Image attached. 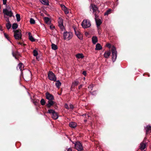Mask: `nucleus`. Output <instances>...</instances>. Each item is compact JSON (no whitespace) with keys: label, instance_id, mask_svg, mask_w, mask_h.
Returning a JSON list of instances; mask_svg holds the SVG:
<instances>
[{"label":"nucleus","instance_id":"nucleus-17","mask_svg":"<svg viewBox=\"0 0 151 151\" xmlns=\"http://www.w3.org/2000/svg\"><path fill=\"white\" fill-rule=\"evenodd\" d=\"M92 42L94 44H95L98 42V39L96 36H93L92 38Z\"/></svg>","mask_w":151,"mask_h":151},{"label":"nucleus","instance_id":"nucleus-59","mask_svg":"<svg viewBox=\"0 0 151 151\" xmlns=\"http://www.w3.org/2000/svg\"><path fill=\"white\" fill-rule=\"evenodd\" d=\"M85 117H86V118H88V117H87V116H85Z\"/></svg>","mask_w":151,"mask_h":151},{"label":"nucleus","instance_id":"nucleus-34","mask_svg":"<svg viewBox=\"0 0 151 151\" xmlns=\"http://www.w3.org/2000/svg\"><path fill=\"white\" fill-rule=\"evenodd\" d=\"M40 104L42 106H44L46 103V102L44 100V99H42L40 101Z\"/></svg>","mask_w":151,"mask_h":151},{"label":"nucleus","instance_id":"nucleus-12","mask_svg":"<svg viewBox=\"0 0 151 151\" xmlns=\"http://www.w3.org/2000/svg\"><path fill=\"white\" fill-rule=\"evenodd\" d=\"M111 52L110 51H106L104 54V57L106 58H108L111 55Z\"/></svg>","mask_w":151,"mask_h":151},{"label":"nucleus","instance_id":"nucleus-46","mask_svg":"<svg viewBox=\"0 0 151 151\" xmlns=\"http://www.w3.org/2000/svg\"><path fill=\"white\" fill-rule=\"evenodd\" d=\"M106 46L109 48H110L111 47V45L110 44L108 43L106 45Z\"/></svg>","mask_w":151,"mask_h":151},{"label":"nucleus","instance_id":"nucleus-41","mask_svg":"<svg viewBox=\"0 0 151 151\" xmlns=\"http://www.w3.org/2000/svg\"><path fill=\"white\" fill-rule=\"evenodd\" d=\"M78 83L79 82L78 81H74L73 83L74 84V85H75L76 86L78 84Z\"/></svg>","mask_w":151,"mask_h":151},{"label":"nucleus","instance_id":"nucleus-21","mask_svg":"<svg viewBox=\"0 0 151 151\" xmlns=\"http://www.w3.org/2000/svg\"><path fill=\"white\" fill-rule=\"evenodd\" d=\"M29 35V39L32 42H34L35 41V39L31 35V33L30 32H29L28 33Z\"/></svg>","mask_w":151,"mask_h":151},{"label":"nucleus","instance_id":"nucleus-62","mask_svg":"<svg viewBox=\"0 0 151 151\" xmlns=\"http://www.w3.org/2000/svg\"><path fill=\"white\" fill-rule=\"evenodd\" d=\"M118 0H117V1H118Z\"/></svg>","mask_w":151,"mask_h":151},{"label":"nucleus","instance_id":"nucleus-32","mask_svg":"<svg viewBox=\"0 0 151 151\" xmlns=\"http://www.w3.org/2000/svg\"><path fill=\"white\" fill-rule=\"evenodd\" d=\"M111 9H109L104 13V15H108L109 14L111 13Z\"/></svg>","mask_w":151,"mask_h":151},{"label":"nucleus","instance_id":"nucleus-4","mask_svg":"<svg viewBox=\"0 0 151 151\" xmlns=\"http://www.w3.org/2000/svg\"><path fill=\"white\" fill-rule=\"evenodd\" d=\"M111 52L112 54V59L113 62H114L116 60L117 56V52L116 50L115 47L114 46L111 49Z\"/></svg>","mask_w":151,"mask_h":151},{"label":"nucleus","instance_id":"nucleus-60","mask_svg":"<svg viewBox=\"0 0 151 151\" xmlns=\"http://www.w3.org/2000/svg\"><path fill=\"white\" fill-rule=\"evenodd\" d=\"M65 108L67 109H68L67 107V106H65Z\"/></svg>","mask_w":151,"mask_h":151},{"label":"nucleus","instance_id":"nucleus-20","mask_svg":"<svg viewBox=\"0 0 151 151\" xmlns=\"http://www.w3.org/2000/svg\"><path fill=\"white\" fill-rule=\"evenodd\" d=\"M73 27L74 30L75 34L76 35H78L80 33V32L78 31L77 28L76 27L73 26Z\"/></svg>","mask_w":151,"mask_h":151},{"label":"nucleus","instance_id":"nucleus-7","mask_svg":"<svg viewBox=\"0 0 151 151\" xmlns=\"http://www.w3.org/2000/svg\"><path fill=\"white\" fill-rule=\"evenodd\" d=\"M75 147V148L78 151H81L83 150V147L79 141H77L76 142Z\"/></svg>","mask_w":151,"mask_h":151},{"label":"nucleus","instance_id":"nucleus-29","mask_svg":"<svg viewBox=\"0 0 151 151\" xmlns=\"http://www.w3.org/2000/svg\"><path fill=\"white\" fill-rule=\"evenodd\" d=\"M32 102L35 106H37L39 104V100H32Z\"/></svg>","mask_w":151,"mask_h":151},{"label":"nucleus","instance_id":"nucleus-61","mask_svg":"<svg viewBox=\"0 0 151 151\" xmlns=\"http://www.w3.org/2000/svg\"><path fill=\"white\" fill-rule=\"evenodd\" d=\"M150 148L151 149V146H150Z\"/></svg>","mask_w":151,"mask_h":151},{"label":"nucleus","instance_id":"nucleus-45","mask_svg":"<svg viewBox=\"0 0 151 151\" xmlns=\"http://www.w3.org/2000/svg\"><path fill=\"white\" fill-rule=\"evenodd\" d=\"M55 28V27L52 25H51L50 26V28L51 29H53Z\"/></svg>","mask_w":151,"mask_h":151},{"label":"nucleus","instance_id":"nucleus-28","mask_svg":"<svg viewBox=\"0 0 151 151\" xmlns=\"http://www.w3.org/2000/svg\"><path fill=\"white\" fill-rule=\"evenodd\" d=\"M18 24L16 23H14L12 25V28L13 29H15L18 27Z\"/></svg>","mask_w":151,"mask_h":151},{"label":"nucleus","instance_id":"nucleus-56","mask_svg":"<svg viewBox=\"0 0 151 151\" xmlns=\"http://www.w3.org/2000/svg\"><path fill=\"white\" fill-rule=\"evenodd\" d=\"M22 44V43H21V42H19V44H20V45H21Z\"/></svg>","mask_w":151,"mask_h":151},{"label":"nucleus","instance_id":"nucleus-31","mask_svg":"<svg viewBox=\"0 0 151 151\" xmlns=\"http://www.w3.org/2000/svg\"><path fill=\"white\" fill-rule=\"evenodd\" d=\"M16 16L17 18V22H19L20 20V16L19 14H17L16 15Z\"/></svg>","mask_w":151,"mask_h":151},{"label":"nucleus","instance_id":"nucleus-16","mask_svg":"<svg viewBox=\"0 0 151 151\" xmlns=\"http://www.w3.org/2000/svg\"><path fill=\"white\" fill-rule=\"evenodd\" d=\"M23 67V65L22 64V63H19L17 67V70L20 69V70L22 71Z\"/></svg>","mask_w":151,"mask_h":151},{"label":"nucleus","instance_id":"nucleus-51","mask_svg":"<svg viewBox=\"0 0 151 151\" xmlns=\"http://www.w3.org/2000/svg\"><path fill=\"white\" fill-rule=\"evenodd\" d=\"M146 139H147V138L146 137H145L144 138V139L143 140V141L142 142H143V143H145V144H146V142L145 141H146Z\"/></svg>","mask_w":151,"mask_h":151},{"label":"nucleus","instance_id":"nucleus-52","mask_svg":"<svg viewBox=\"0 0 151 151\" xmlns=\"http://www.w3.org/2000/svg\"><path fill=\"white\" fill-rule=\"evenodd\" d=\"M83 85H81L78 86V89H80L82 87Z\"/></svg>","mask_w":151,"mask_h":151},{"label":"nucleus","instance_id":"nucleus-3","mask_svg":"<svg viewBox=\"0 0 151 151\" xmlns=\"http://www.w3.org/2000/svg\"><path fill=\"white\" fill-rule=\"evenodd\" d=\"M47 113L52 114V117L54 119H57L58 118V113L55 112L54 110L52 109L49 110Z\"/></svg>","mask_w":151,"mask_h":151},{"label":"nucleus","instance_id":"nucleus-35","mask_svg":"<svg viewBox=\"0 0 151 151\" xmlns=\"http://www.w3.org/2000/svg\"><path fill=\"white\" fill-rule=\"evenodd\" d=\"M78 38L81 40L83 39V36L82 34L80 33L79 34H78V35H76Z\"/></svg>","mask_w":151,"mask_h":151},{"label":"nucleus","instance_id":"nucleus-55","mask_svg":"<svg viewBox=\"0 0 151 151\" xmlns=\"http://www.w3.org/2000/svg\"><path fill=\"white\" fill-rule=\"evenodd\" d=\"M84 121L85 122H87V120L86 119H85L84 120Z\"/></svg>","mask_w":151,"mask_h":151},{"label":"nucleus","instance_id":"nucleus-13","mask_svg":"<svg viewBox=\"0 0 151 151\" xmlns=\"http://www.w3.org/2000/svg\"><path fill=\"white\" fill-rule=\"evenodd\" d=\"M91 6L93 11V12H96L98 10V8L96 5L91 4Z\"/></svg>","mask_w":151,"mask_h":151},{"label":"nucleus","instance_id":"nucleus-50","mask_svg":"<svg viewBox=\"0 0 151 151\" xmlns=\"http://www.w3.org/2000/svg\"><path fill=\"white\" fill-rule=\"evenodd\" d=\"M5 9H7L8 10H11L9 6H6V8Z\"/></svg>","mask_w":151,"mask_h":151},{"label":"nucleus","instance_id":"nucleus-27","mask_svg":"<svg viewBox=\"0 0 151 151\" xmlns=\"http://www.w3.org/2000/svg\"><path fill=\"white\" fill-rule=\"evenodd\" d=\"M76 57L78 58H82L84 57L82 54L79 53L77 54L76 55Z\"/></svg>","mask_w":151,"mask_h":151},{"label":"nucleus","instance_id":"nucleus-44","mask_svg":"<svg viewBox=\"0 0 151 151\" xmlns=\"http://www.w3.org/2000/svg\"><path fill=\"white\" fill-rule=\"evenodd\" d=\"M94 15L95 20H97L99 16L98 15H97L96 13Z\"/></svg>","mask_w":151,"mask_h":151},{"label":"nucleus","instance_id":"nucleus-14","mask_svg":"<svg viewBox=\"0 0 151 151\" xmlns=\"http://www.w3.org/2000/svg\"><path fill=\"white\" fill-rule=\"evenodd\" d=\"M69 126L73 128H75L76 127L77 124L74 122H71L69 124Z\"/></svg>","mask_w":151,"mask_h":151},{"label":"nucleus","instance_id":"nucleus-6","mask_svg":"<svg viewBox=\"0 0 151 151\" xmlns=\"http://www.w3.org/2000/svg\"><path fill=\"white\" fill-rule=\"evenodd\" d=\"M81 25L84 28L89 27L91 26V24L88 20H84L82 23Z\"/></svg>","mask_w":151,"mask_h":151},{"label":"nucleus","instance_id":"nucleus-30","mask_svg":"<svg viewBox=\"0 0 151 151\" xmlns=\"http://www.w3.org/2000/svg\"><path fill=\"white\" fill-rule=\"evenodd\" d=\"M44 21L47 24L49 23L50 21L49 18L48 17H45L44 18Z\"/></svg>","mask_w":151,"mask_h":151},{"label":"nucleus","instance_id":"nucleus-53","mask_svg":"<svg viewBox=\"0 0 151 151\" xmlns=\"http://www.w3.org/2000/svg\"><path fill=\"white\" fill-rule=\"evenodd\" d=\"M0 30L1 31H2L3 30L2 27L1 25H0Z\"/></svg>","mask_w":151,"mask_h":151},{"label":"nucleus","instance_id":"nucleus-24","mask_svg":"<svg viewBox=\"0 0 151 151\" xmlns=\"http://www.w3.org/2000/svg\"><path fill=\"white\" fill-rule=\"evenodd\" d=\"M95 21L96 22V26L97 27L99 26L102 23V22L101 21V20L99 19L96 20Z\"/></svg>","mask_w":151,"mask_h":151},{"label":"nucleus","instance_id":"nucleus-5","mask_svg":"<svg viewBox=\"0 0 151 151\" xmlns=\"http://www.w3.org/2000/svg\"><path fill=\"white\" fill-rule=\"evenodd\" d=\"M48 79L52 81H56V77L55 74L52 72L50 71L48 74Z\"/></svg>","mask_w":151,"mask_h":151},{"label":"nucleus","instance_id":"nucleus-8","mask_svg":"<svg viewBox=\"0 0 151 151\" xmlns=\"http://www.w3.org/2000/svg\"><path fill=\"white\" fill-rule=\"evenodd\" d=\"M73 36V35L71 32H66L63 33V38L64 40L67 39L68 40H69Z\"/></svg>","mask_w":151,"mask_h":151},{"label":"nucleus","instance_id":"nucleus-25","mask_svg":"<svg viewBox=\"0 0 151 151\" xmlns=\"http://www.w3.org/2000/svg\"><path fill=\"white\" fill-rule=\"evenodd\" d=\"M56 82L55 83V85L57 87V88H59L60 86L61 85V83L58 80L56 81Z\"/></svg>","mask_w":151,"mask_h":151},{"label":"nucleus","instance_id":"nucleus-47","mask_svg":"<svg viewBox=\"0 0 151 151\" xmlns=\"http://www.w3.org/2000/svg\"><path fill=\"white\" fill-rule=\"evenodd\" d=\"M82 74L83 75L85 76H86V72L85 71H84L82 72Z\"/></svg>","mask_w":151,"mask_h":151},{"label":"nucleus","instance_id":"nucleus-18","mask_svg":"<svg viewBox=\"0 0 151 151\" xmlns=\"http://www.w3.org/2000/svg\"><path fill=\"white\" fill-rule=\"evenodd\" d=\"M12 55L16 59H17V58L16 56H19L20 55L19 52L17 51H16L15 52L13 51L12 52Z\"/></svg>","mask_w":151,"mask_h":151},{"label":"nucleus","instance_id":"nucleus-39","mask_svg":"<svg viewBox=\"0 0 151 151\" xmlns=\"http://www.w3.org/2000/svg\"><path fill=\"white\" fill-rule=\"evenodd\" d=\"M90 93H91V94L93 96H95L96 94V93L95 91H94L93 92L90 91Z\"/></svg>","mask_w":151,"mask_h":151},{"label":"nucleus","instance_id":"nucleus-43","mask_svg":"<svg viewBox=\"0 0 151 151\" xmlns=\"http://www.w3.org/2000/svg\"><path fill=\"white\" fill-rule=\"evenodd\" d=\"M93 85H89L88 87V88H91V90H92L93 89Z\"/></svg>","mask_w":151,"mask_h":151},{"label":"nucleus","instance_id":"nucleus-9","mask_svg":"<svg viewBox=\"0 0 151 151\" xmlns=\"http://www.w3.org/2000/svg\"><path fill=\"white\" fill-rule=\"evenodd\" d=\"M3 12L4 15H6L9 16L10 17L14 16H13V13L11 10H8L7 9H4L3 10Z\"/></svg>","mask_w":151,"mask_h":151},{"label":"nucleus","instance_id":"nucleus-48","mask_svg":"<svg viewBox=\"0 0 151 151\" xmlns=\"http://www.w3.org/2000/svg\"><path fill=\"white\" fill-rule=\"evenodd\" d=\"M3 1V4L4 5H6V4L7 0H2Z\"/></svg>","mask_w":151,"mask_h":151},{"label":"nucleus","instance_id":"nucleus-2","mask_svg":"<svg viewBox=\"0 0 151 151\" xmlns=\"http://www.w3.org/2000/svg\"><path fill=\"white\" fill-rule=\"evenodd\" d=\"M14 32V37L16 40H20L22 39V34L21 29H18L13 31Z\"/></svg>","mask_w":151,"mask_h":151},{"label":"nucleus","instance_id":"nucleus-11","mask_svg":"<svg viewBox=\"0 0 151 151\" xmlns=\"http://www.w3.org/2000/svg\"><path fill=\"white\" fill-rule=\"evenodd\" d=\"M60 6L62 9L64 11L65 14H68L69 13V11L66 6L63 4H61Z\"/></svg>","mask_w":151,"mask_h":151},{"label":"nucleus","instance_id":"nucleus-40","mask_svg":"<svg viewBox=\"0 0 151 151\" xmlns=\"http://www.w3.org/2000/svg\"><path fill=\"white\" fill-rule=\"evenodd\" d=\"M54 106V108L55 109H57L58 108V106H57V104L56 103L55 101V104H53L52 106Z\"/></svg>","mask_w":151,"mask_h":151},{"label":"nucleus","instance_id":"nucleus-22","mask_svg":"<svg viewBox=\"0 0 151 151\" xmlns=\"http://www.w3.org/2000/svg\"><path fill=\"white\" fill-rule=\"evenodd\" d=\"M146 134H147L150 131H151V126L147 125L146 129Z\"/></svg>","mask_w":151,"mask_h":151},{"label":"nucleus","instance_id":"nucleus-58","mask_svg":"<svg viewBox=\"0 0 151 151\" xmlns=\"http://www.w3.org/2000/svg\"><path fill=\"white\" fill-rule=\"evenodd\" d=\"M73 108V106H70L71 108Z\"/></svg>","mask_w":151,"mask_h":151},{"label":"nucleus","instance_id":"nucleus-49","mask_svg":"<svg viewBox=\"0 0 151 151\" xmlns=\"http://www.w3.org/2000/svg\"><path fill=\"white\" fill-rule=\"evenodd\" d=\"M6 18V21L7 23H10V22L9 21V18L7 17H5Z\"/></svg>","mask_w":151,"mask_h":151},{"label":"nucleus","instance_id":"nucleus-1","mask_svg":"<svg viewBox=\"0 0 151 151\" xmlns=\"http://www.w3.org/2000/svg\"><path fill=\"white\" fill-rule=\"evenodd\" d=\"M45 97L46 99L48 100V103L46 105L47 108H50L55 104V101L53 100L54 99V98L52 95L48 92L45 93Z\"/></svg>","mask_w":151,"mask_h":151},{"label":"nucleus","instance_id":"nucleus-38","mask_svg":"<svg viewBox=\"0 0 151 151\" xmlns=\"http://www.w3.org/2000/svg\"><path fill=\"white\" fill-rule=\"evenodd\" d=\"M4 35L5 38H6L8 40H9V37L8 35L5 32H4Z\"/></svg>","mask_w":151,"mask_h":151},{"label":"nucleus","instance_id":"nucleus-23","mask_svg":"<svg viewBox=\"0 0 151 151\" xmlns=\"http://www.w3.org/2000/svg\"><path fill=\"white\" fill-rule=\"evenodd\" d=\"M102 47L99 43H97L96 45L95 50H99L101 49Z\"/></svg>","mask_w":151,"mask_h":151},{"label":"nucleus","instance_id":"nucleus-57","mask_svg":"<svg viewBox=\"0 0 151 151\" xmlns=\"http://www.w3.org/2000/svg\"><path fill=\"white\" fill-rule=\"evenodd\" d=\"M67 106V107H68V105L67 104H65V106Z\"/></svg>","mask_w":151,"mask_h":151},{"label":"nucleus","instance_id":"nucleus-10","mask_svg":"<svg viewBox=\"0 0 151 151\" xmlns=\"http://www.w3.org/2000/svg\"><path fill=\"white\" fill-rule=\"evenodd\" d=\"M58 26L62 31H63L64 29V27L63 25V20L61 18L59 17L58 18Z\"/></svg>","mask_w":151,"mask_h":151},{"label":"nucleus","instance_id":"nucleus-15","mask_svg":"<svg viewBox=\"0 0 151 151\" xmlns=\"http://www.w3.org/2000/svg\"><path fill=\"white\" fill-rule=\"evenodd\" d=\"M146 147V144L143 142H142L140 145V149L141 150L145 149Z\"/></svg>","mask_w":151,"mask_h":151},{"label":"nucleus","instance_id":"nucleus-42","mask_svg":"<svg viewBox=\"0 0 151 151\" xmlns=\"http://www.w3.org/2000/svg\"><path fill=\"white\" fill-rule=\"evenodd\" d=\"M82 116L84 117V116H87V117L88 118H89V117H90V116H89L88 114H84L82 115Z\"/></svg>","mask_w":151,"mask_h":151},{"label":"nucleus","instance_id":"nucleus-37","mask_svg":"<svg viewBox=\"0 0 151 151\" xmlns=\"http://www.w3.org/2000/svg\"><path fill=\"white\" fill-rule=\"evenodd\" d=\"M30 22L31 24H34L35 23V21L33 19L31 18L30 19Z\"/></svg>","mask_w":151,"mask_h":151},{"label":"nucleus","instance_id":"nucleus-19","mask_svg":"<svg viewBox=\"0 0 151 151\" xmlns=\"http://www.w3.org/2000/svg\"><path fill=\"white\" fill-rule=\"evenodd\" d=\"M40 1L44 5L48 6L49 5L48 1L47 0H40Z\"/></svg>","mask_w":151,"mask_h":151},{"label":"nucleus","instance_id":"nucleus-36","mask_svg":"<svg viewBox=\"0 0 151 151\" xmlns=\"http://www.w3.org/2000/svg\"><path fill=\"white\" fill-rule=\"evenodd\" d=\"M33 55L35 56H37L38 55V53L37 51L35 50H33Z\"/></svg>","mask_w":151,"mask_h":151},{"label":"nucleus","instance_id":"nucleus-54","mask_svg":"<svg viewBox=\"0 0 151 151\" xmlns=\"http://www.w3.org/2000/svg\"><path fill=\"white\" fill-rule=\"evenodd\" d=\"M67 151H72V150L71 149L69 148L68 150Z\"/></svg>","mask_w":151,"mask_h":151},{"label":"nucleus","instance_id":"nucleus-26","mask_svg":"<svg viewBox=\"0 0 151 151\" xmlns=\"http://www.w3.org/2000/svg\"><path fill=\"white\" fill-rule=\"evenodd\" d=\"M51 47L52 49L54 50H56L58 48L57 45L53 43H52L51 45Z\"/></svg>","mask_w":151,"mask_h":151},{"label":"nucleus","instance_id":"nucleus-33","mask_svg":"<svg viewBox=\"0 0 151 151\" xmlns=\"http://www.w3.org/2000/svg\"><path fill=\"white\" fill-rule=\"evenodd\" d=\"M12 25L10 23H7L6 24V27L8 29H9L11 27Z\"/></svg>","mask_w":151,"mask_h":151}]
</instances>
